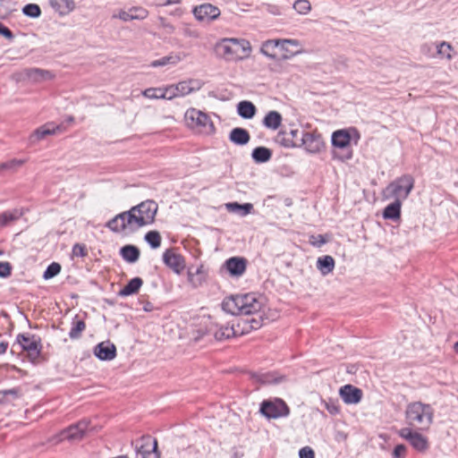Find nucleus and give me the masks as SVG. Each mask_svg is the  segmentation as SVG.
I'll list each match as a JSON object with an SVG mask.
<instances>
[{
    "label": "nucleus",
    "mask_w": 458,
    "mask_h": 458,
    "mask_svg": "<svg viewBox=\"0 0 458 458\" xmlns=\"http://www.w3.org/2000/svg\"><path fill=\"white\" fill-rule=\"evenodd\" d=\"M319 245L325 244L326 241L324 240V238L321 235H319Z\"/></svg>",
    "instance_id": "obj_61"
},
{
    "label": "nucleus",
    "mask_w": 458,
    "mask_h": 458,
    "mask_svg": "<svg viewBox=\"0 0 458 458\" xmlns=\"http://www.w3.org/2000/svg\"><path fill=\"white\" fill-rule=\"evenodd\" d=\"M454 349L456 352H458V342H456L454 345Z\"/></svg>",
    "instance_id": "obj_62"
},
{
    "label": "nucleus",
    "mask_w": 458,
    "mask_h": 458,
    "mask_svg": "<svg viewBox=\"0 0 458 458\" xmlns=\"http://www.w3.org/2000/svg\"><path fill=\"white\" fill-rule=\"evenodd\" d=\"M120 253L123 259L129 263H134L140 258V250L134 245L123 246Z\"/></svg>",
    "instance_id": "obj_33"
},
{
    "label": "nucleus",
    "mask_w": 458,
    "mask_h": 458,
    "mask_svg": "<svg viewBox=\"0 0 458 458\" xmlns=\"http://www.w3.org/2000/svg\"><path fill=\"white\" fill-rule=\"evenodd\" d=\"M299 456L300 458H315V454L310 447L305 446L300 449Z\"/></svg>",
    "instance_id": "obj_55"
},
{
    "label": "nucleus",
    "mask_w": 458,
    "mask_h": 458,
    "mask_svg": "<svg viewBox=\"0 0 458 458\" xmlns=\"http://www.w3.org/2000/svg\"><path fill=\"white\" fill-rule=\"evenodd\" d=\"M8 348V344L6 342L0 343V354H4L6 352Z\"/></svg>",
    "instance_id": "obj_58"
},
{
    "label": "nucleus",
    "mask_w": 458,
    "mask_h": 458,
    "mask_svg": "<svg viewBox=\"0 0 458 458\" xmlns=\"http://www.w3.org/2000/svg\"><path fill=\"white\" fill-rule=\"evenodd\" d=\"M157 210V203L147 199L128 211L116 215L106 223V227L114 233H134L141 227L152 225Z\"/></svg>",
    "instance_id": "obj_1"
},
{
    "label": "nucleus",
    "mask_w": 458,
    "mask_h": 458,
    "mask_svg": "<svg viewBox=\"0 0 458 458\" xmlns=\"http://www.w3.org/2000/svg\"><path fill=\"white\" fill-rule=\"evenodd\" d=\"M17 342L22 350L27 351L31 359L38 358L41 351L40 339L36 335H18Z\"/></svg>",
    "instance_id": "obj_9"
},
{
    "label": "nucleus",
    "mask_w": 458,
    "mask_h": 458,
    "mask_svg": "<svg viewBox=\"0 0 458 458\" xmlns=\"http://www.w3.org/2000/svg\"><path fill=\"white\" fill-rule=\"evenodd\" d=\"M56 130H58V126L51 127L50 124L41 126L33 131V133L30 137V141L31 143H35L44 139L47 135L54 134Z\"/></svg>",
    "instance_id": "obj_30"
},
{
    "label": "nucleus",
    "mask_w": 458,
    "mask_h": 458,
    "mask_svg": "<svg viewBox=\"0 0 458 458\" xmlns=\"http://www.w3.org/2000/svg\"><path fill=\"white\" fill-rule=\"evenodd\" d=\"M414 187V178L411 174H403L390 182L383 191L384 199L402 202L408 198Z\"/></svg>",
    "instance_id": "obj_5"
},
{
    "label": "nucleus",
    "mask_w": 458,
    "mask_h": 458,
    "mask_svg": "<svg viewBox=\"0 0 458 458\" xmlns=\"http://www.w3.org/2000/svg\"><path fill=\"white\" fill-rule=\"evenodd\" d=\"M181 0H166L165 1V4H178L180 3Z\"/></svg>",
    "instance_id": "obj_60"
},
{
    "label": "nucleus",
    "mask_w": 458,
    "mask_h": 458,
    "mask_svg": "<svg viewBox=\"0 0 458 458\" xmlns=\"http://www.w3.org/2000/svg\"><path fill=\"white\" fill-rule=\"evenodd\" d=\"M187 276L188 282L191 284V286L198 288L206 282L208 277V271L203 265H199L194 271L192 267L189 268Z\"/></svg>",
    "instance_id": "obj_21"
},
{
    "label": "nucleus",
    "mask_w": 458,
    "mask_h": 458,
    "mask_svg": "<svg viewBox=\"0 0 458 458\" xmlns=\"http://www.w3.org/2000/svg\"><path fill=\"white\" fill-rule=\"evenodd\" d=\"M193 14L199 21H210L219 17L220 10L211 4H203L193 9Z\"/></svg>",
    "instance_id": "obj_14"
},
{
    "label": "nucleus",
    "mask_w": 458,
    "mask_h": 458,
    "mask_svg": "<svg viewBox=\"0 0 458 458\" xmlns=\"http://www.w3.org/2000/svg\"><path fill=\"white\" fill-rule=\"evenodd\" d=\"M277 40V48L281 51H289V47H298L299 42L296 39H276Z\"/></svg>",
    "instance_id": "obj_48"
},
{
    "label": "nucleus",
    "mask_w": 458,
    "mask_h": 458,
    "mask_svg": "<svg viewBox=\"0 0 458 458\" xmlns=\"http://www.w3.org/2000/svg\"><path fill=\"white\" fill-rule=\"evenodd\" d=\"M145 241L151 248L157 249L161 245V236L157 231H149L145 234Z\"/></svg>",
    "instance_id": "obj_39"
},
{
    "label": "nucleus",
    "mask_w": 458,
    "mask_h": 458,
    "mask_svg": "<svg viewBox=\"0 0 458 458\" xmlns=\"http://www.w3.org/2000/svg\"><path fill=\"white\" fill-rule=\"evenodd\" d=\"M256 112L257 108L250 101L243 100L237 105V113L244 119H251L256 114Z\"/></svg>",
    "instance_id": "obj_27"
},
{
    "label": "nucleus",
    "mask_w": 458,
    "mask_h": 458,
    "mask_svg": "<svg viewBox=\"0 0 458 458\" xmlns=\"http://www.w3.org/2000/svg\"><path fill=\"white\" fill-rule=\"evenodd\" d=\"M215 51L225 61H237L248 57L251 52V47L246 39L225 38L216 44Z\"/></svg>",
    "instance_id": "obj_3"
},
{
    "label": "nucleus",
    "mask_w": 458,
    "mask_h": 458,
    "mask_svg": "<svg viewBox=\"0 0 458 458\" xmlns=\"http://www.w3.org/2000/svg\"><path fill=\"white\" fill-rule=\"evenodd\" d=\"M246 323L249 324V328L251 330H257L262 326L261 316L259 315V318H252L250 319L246 320Z\"/></svg>",
    "instance_id": "obj_52"
},
{
    "label": "nucleus",
    "mask_w": 458,
    "mask_h": 458,
    "mask_svg": "<svg viewBox=\"0 0 458 458\" xmlns=\"http://www.w3.org/2000/svg\"><path fill=\"white\" fill-rule=\"evenodd\" d=\"M406 446L404 445H397L393 451L394 458H403L406 454Z\"/></svg>",
    "instance_id": "obj_54"
},
{
    "label": "nucleus",
    "mask_w": 458,
    "mask_h": 458,
    "mask_svg": "<svg viewBox=\"0 0 458 458\" xmlns=\"http://www.w3.org/2000/svg\"><path fill=\"white\" fill-rule=\"evenodd\" d=\"M277 48V40L276 39H268L265 41L261 47L260 52L266 55L267 57L275 60L276 59V54L275 50Z\"/></svg>",
    "instance_id": "obj_36"
},
{
    "label": "nucleus",
    "mask_w": 458,
    "mask_h": 458,
    "mask_svg": "<svg viewBox=\"0 0 458 458\" xmlns=\"http://www.w3.org/2000/svg\"><path fill=\"white\" fill-rule=\"evenodd\" d=\"M0 35H3L4 38L10 40L13 38V32L2 23H0Z\"/></svg>",
    "instance_id": "obj_56"
},
{
    "label": "nucleus",
    "mask_w": 458,
    "mask_h": 458,
    "mask_svg": "<svg viewBox=\"0 0 458 458\" xmlns=\"http://www.w3.org/2000/svg\"><path fill=\"white\" fill-rule=\"evenodd\" d=\"M50 4L51 6L62 15L70 13L75 7L73 0H51Z\"/></svg>",
    "instance_id": "obj_32"
},
{
    "label": "nucleus",
    "mask_w": 458,
    "mask_h": 458,
    "mask_svg": "<svg viewBox=\"0 0 458 458\" xmlns=\"http://www.w3.org/2000/svg\"><path fill=\"white\" fill-rule=\"evenodd\" d=\"M339 394L347 404H356L360 402L362 391L352 385H345L339 390Z\"/></svg>",
    "instance_id": "obj_16"
},
{
    "label": "nucleus",
    "mask_w": 458,
    "mask_h": 458,
    "mask_svg": "<svg viewBox=\"0 0 458 458\" xmlns=\"http://www.w3.org/2000/svg\"><path fill=\"white\" fill-rule=\"evenodd\" d=\"M21 216L19 210L6 211L0 215V226H5L10 222L17 220Z\"/></svg>",
    "instance_id": "obj_38"
},
{
    "label": "nucleus",
    "mask_w": 458,
    "mask_h": 458,
    "mask_svg": "<svg viewBox=\"0 0 458 458\" xmlns=\"http://www.w3.org/2000/svg\"><path fill=\"white\" fill-rule=\"evenodd\" d=\"M22 77L23 79L28 80L32 83H41L53 80L55 75L49 70L40 68H29L23 71Z\"/></svg>",
    "instance_id": "obj_13"
},
{
    "label": "nucleus",
    "mask_w": 458,
    "mask_h": 458,
    "mask_svg": "<svg viewBox=\"0 0 458 458\" xmlns=\"http://www.w3.org/2000/svg\"><path fill=\"white\" fill-rule=\"evenodd\" d=\"M300 136L301 131L298 129L291 130L289 133L282 131L277 134L276 142L285 148H298Z\"/></svg>",
    "instance_id": "obj_18"
},
{
    "label": "nucleus",
    "mask_w": 458,
    "mask_h": 458,
    "mask_svg": "<svg viewBox=\"0 0 458 458\" xmlns=\"http://www.w3.org/2000/svg\"><path fill=\"white\" fill-rule=\"evenodd\" d=\"M143 310L148 312L153 310V304L148 301L146 302L143 306Z\"/></svg>",
    "instance_id": "obj_59"
},
{
    "label": "nucleus",
    "mask_w": 458,
    "mask_h": 458,
    "mask_svg": "<svg viewBox=\"0 0 458 458\" xmlns=\"http://www.w3.org/2000/svg\"><path fill=\"white\" fill-rule=\"evenodd\" d=\"M299 147H304L307 152L318 153L324 148V141L316 131H301Z\"/></svg>",
    "instance_id": "obj_8"
},
{
    "label": "nucleus",
    "mask_w": 458,
    "mask_h": 458,
    "mask_svg": "<svg viewBox=\"0 0 458 458\" xmlns=\"http://www.w3.org/2000/svg\"><path fill=\"white\" fill-rule=\"evenodd\" d=\"M24 163L22 159H12L10 161L0 164V171L9 170L14 171L18 167L21 166Z\"/></svg>",
    "instance_id": "obj_44"
},
{
    "label": "nucleus",
    "mask_w": 458,
    "mask_h": 458,
    "mask_svg": "<svg viewBox=\"0 0 458 458\" xmlns=\"http://www.w3.org/2000/svg\"><path fill=\"white\" fill-rule=\"evenodd\" d=\"M11 265L8 262H0V277H8L11 275Z\"/></svg>",
    "instance_id": "obj_53"
},
{
    "label": "nucleus",
    "mask_w": 458,
    "mask_h": 458,
    "mask_svg": "<svg viewBox=\"0 0 458 458\" xmlns=\"http://www.w3.org/2000/svg\"><path fill=\"white\" fill-rule=\"evenodd\" d=\"M351 136L346 130H338L332 134V145L335 148H344L349 146Z\"/></svg>",
    "instance_id": "obj_26"
},
{
    "label": "nucleus",
    "mask_w": 458,
    "mask_h": 458,
    "mask_svg": "<svg viewBox=\"0 0 458 458\" xmlns=\"http://www.w3.org/2000/svg\"><path fill=\"white\" fill-rule=\"evenodd\" d=\"M264 305L263 296L250 293L225 298L222 302V309L232 315H256Z\"/></svg>",
    "instance_id": "obj_2"
},
{
    "label": "nucleus",
    "mask_w": 458,
    "mask_h": 458,
    "mask_svg": "<svg viewBox=\"0 0 458 458\" xmlns=\"http://www.w3.org/2000/svg\"><path fill=\"white\" fill-rule=\"evenodd\" d=\"M293 9L300 14H307L311 10V4L308 0H296Z\"/></svg>",
    "instance_id": "obj_40"
},
{
    "label": "nucleus",
    "mask_w": 458,
    "mask_h": 458,
    "mask_svg": "<svg viewBox=\"0 0 458 458\" xmlns=\"http://www.w3.org/2000/svg\"><path fill=\"white\" fill-rule=\"evenodd\" d=\"M185 121L189 127L207 135L213 134L215 125L208 114L196 108H190L185 113Z\"/></svg>",
    "instance_id": "obj_6"
},
{
    "label": "nucleus",
    "mask_w": 458,
    "mask_h": 458,
    "mask_svg": "<svg viewBox=\"0 0 458 458\" xmlns=\"http://www.w3.org/2000/svg\"><path fill=\"white\" fill-rule=\"evenodd\" d=\"M402 202L394 200L393 203L387 205L383 211V217L385 219L397 220L401 216Z\"/></svg>",
    "instance_id": "obj_31"
},
{
    "label": "nucleus",
    "mask_w": 458,
    "mask_h": 458,
    "mask_svg": "<svg viewBox=\"0 0 458 458\" xmlns=\"http://www.w3.org/2000/svg\"><path fill=\"white\" fill-rule=\"evenodd\" d=\"M133 15V20H143L148 16V11L141 7L131 8Z\"/></svg>",
    "instance_id": "obj_50"
},
{
    "label": "nucleus",
    "mask_w": 458,
    "mask_h": 458,
    "mask_svg": "<svg viewBox=\"0 0 458 458\" xmlns=\"http://www.w3.org/2000/svg\"><path fill=\"white\" fill-rule=\"evenodd\" d=\"M260 412L272 419L285 417L289 414L290 410L287 404L282 399L263 401L260 405Z\"/></svg>",
    "instance_id": "obj_7"
},
{
    "label": "nucleus",
    "mask_w": 458,
    "mask_h": 458,
    "mask_svg": "<svg viewBox=\"0 0 458 458\" xmlns=\"http://www.w3.org/2000/svg\"><path fill=\"white\" fill-rule=\"evenodd\" d=\"M250 375L253 380L263 385H277L285 381V377L276 372H257Z\"/></svg>",
    "instance_id": "obj_20"
},
{
    "label": "nucleus",
    "mask_w": 458,
    "mask_h": 458,
    "mask_svg": "<svg viewBox=\"0 0 458 458\" xmlns=\"http://www.w3.org/2000/svg\"><path fill=\"white\" fill-rule=\"evenodd\" d=\"M72 257H85L87 255L86 246L81 243H76L72 247Z\"/></svg>",
    "instance_id": "obj_49"
},
{
    "label": "nucleus",
    "mask_w": 458,
    "mask_h": 458,
    "mask_svg": "<svg viewBox=\"0 0 458 458\" xmlns=\"http://www.w3.org/2000/svg\"><path fill=\"white\" fill-rule=\"evenodd\" d=\"M163 262L177 275H180L185 268L183 256L176 252L174 249H167L163 253Z\"/></svg>",
    "instance_id": "obj_11"
},
{
    "label": "nucleus",
    "mask_w": 458,
    "mask_h": 458,
    "mask_svg": "<svg viewBox=\"0 0 458 458\" xmlns=\"http://www.w3.org/2000/svg\"><path fill=\"white\" fill-rule=\"evenodd\" d=\"M234 334H235V332H234L233 327H225L220 328L219 330H217L215 333V337L217 340H223L225 338H229L231 335H233Z\"/></svg>",
    "instance_id": "obj_47"
},
{
    "label": "nucleus",
    "mask_w": 458,
    "mask_h": 458,
    "mask_svg": "<svg viewBox=\"0 0 458 458\" xmlns=\"http://www.w3.org/2000/svg\"><path fill=\"white\" fill-rule=\"evenodd\" d=\"M272 151L266 147H257L252 150L251 157L256 163H265L270 160Z\"/></svg>",
    "instance_id": "obj_34"
},
{
    "label": "nucleus",
    "mask_w": 458,
    "mask_h": 458,
    "mask_svg": "<svg viewBox=\"0 0 458 458\" xmlns=\"http://www.w3.org/2000/svg\"><path fill=\"white\" fill-rule=\"evenodd\" d=\"M114 18H118L123 21H132L133 20V15H132V12L131 10L130 9L129 11H123V10H121L118 14L116 15H114L113 16Z\"/></svg>",
    "instance_id": "obj_51"
},
{
    "label": "nucleus",
    "mask_w": 458,
    "mask_h": 458,
    "mask_svg": "<svg viewBox=\"0 0 458 458\" xmlns=\"http://www.w3.org/2000/svg\"><path fill=\"white\" fill-rule=\"evenodd\" d=\"M94 354L101 360H112L116 355V347L109 341L101 342L95 346Z\"/></svg>",
    "instance_id": "obj_17"
},
{
    "label": "nucleus",
    "mask_w": 458,
    "mask_h": 458,
    "mask_svg": "<svg viewBox=\"0 0 458 458\" xmlns=\"http://www.w3.org/2000/svg\"><path fill=\"white\" fill-rule=\"evenodd\" d=\"M452 51H453L452 46L445 41H443L442 43L437 45L438 55L443 57H445L447 60H451L453 58Z\"/></svg>",
    "instance_id": "obj_43"
},
{
    "label": "nucleus",
    "mask_w": 458,
    "mask_h": 458,
    "mask_svg": "<svg viewBox=\"0 0 458 458\" xmlns=\"http://www.w3.org/2000/svg\"><path fill=\"white\" fill-rule=\"evenodd\" d=\"M185 57L184 54L172 53L166 56H164L158 60H155L150 64L151 67H160L168 64L175 65L180 63Z\"/></svg>",
    "instance_id": "obj_24"
},
{
    "label": "nucleus",
    "mask_w": 458,
    "mask_h": 458,
    "mask_svg": "<svg viewBox=\"0 0 458 458\" xmlns=\"http://www.w3.org/2000/svg\"><path fill=\"white\" fill-rule=\"evenodd\" d=\"M142 95L149 99H164L161 88H148L142 91Z\"/></svg>",
    "instance_id": "obj_45"
},
{
    "label": "nucleus",
    "mask_w": 458,
    "mask_h": 458,
    "mask_svg": "<svg viewBox=\"0 0 458 458\" xmlns=\"http://www.w3.org/2000/svg\"><path fill=\"white\" fill-rule=\"evenodd\" d=\"M89 422L87 420H81L77 424L70 426L65 430L62 431L59 435V440L63 441L67 439L69 441L81 440L88 432Z\"/></svg>",
    "instance_id": "obj_10"
},
{
    "label": "nucleus",
    "mask_w": 458,
    "mask_h": 458,
    "mask_svg": "<svg viewBox=\"0 0 458 458\" xmlns=\"http://www.w3.org/2000/svg\"><path fill=\"white\" fill-rule=\"evenodd\" d=\"M175 86V91L179 97H183L200 88V83L195 80L181 81Z\"/></svg>",
    "instance_id": "obj_25"
},
{
    "label": "nucleus",
    "mask_w": 458,
    "mask_h": 458,
    "mask_svg": "<svg viewBox=\"0 0 458 458\" xmlns=\"http://www.w3.org/2000/svg\"><path fill=\"white\" fill-rule=\"evenodd\" d=\"M136 450L141 458H160V453L157 450V441L152 439L149 436L142 437V444L140 447H136Z\"/></svg>",
    "instance_id": "obj_15"
},
{
    "label": "nucleus",
    "mask_w": 458,
    "mask_h": 458,
    "mask_svg": "<svg viewBox=\"0 0 458 458\" xmlns=\"http://www.w3.org/2000/svg\"><path fill=\"white\" fill-rule=\"evenodd\" d=\"M226 208L230 212H237L244 216L251 212L253 205L250 203L239 204L237 202H231L226 204Z\"/></svg>",
    "instance_id": "obj_35"
},
{
    "label": "nucleus",
    "mask_w": 458,
    "mask_h": 458,
    "mask_svg": "<svg viewBox=\"0 0 458 458\" xmlns=\"http://www.w3.org/2000/svg\"><path fill=\"white\" fill-rule=\"evenodd\" d=\"M326 408L329 413L334 415L339 413L340 411L339 407L335 403H327Z\"/></svg>",
    "instance_id": "obj_57"
},
{
    "label": "nucleus",
    "mask_w": 458,
    "mask_h": 458,
    "mask_svg": "<svg viewBox=\"0 0 458 458\" xmlns=\"http://www.w3.org/2000/svg\"><path fill=\"white\" fill-rule=\"evenodd\" d=\"M86 328V324L82 319H78L77 317L73 319L72 323V328L69 332V336L71 339H79L81 336L82 332Z\"/></svg>",
    "instance_id": "obj_37"
},
{
    "label": "nucleus",
    "mask_w": 458,
    "mask_h": 458,
    "mask_svg": "<svg viewBox=\"0 0 458 458\" xmlns=\"http://www.w3.org/2000/svg\"><path fill=\"white\" fill-rule=\"evenodd\" d=\"M143 284V280L140 277H134L131 279L126 285H124L119 292V295L122 297L132 295L140 290Z\"/></svg>",
    "instance_id": "obj_28"
},
{
    "label": "nucleus",
    "mask_w": 458,
    "mask_h": 458,
    "mask_svg": "<svg viewBox=\"0 0 458 458\" xmlns=\"http://www.w3.org/2000/svg\"><path fill=\"white\" fill-rule=\"evenodd\" d=\"M282 123V115L277 111H269L263 119V125L271 130H277Z\"/></svg>",
    "instance_id": "obj_29"
},
{
    "label": "nucleus",
    "mask_w": 458,
    "mask_h": 458,
    "mask_svg": "<svg viewBox=\"0 0 458 458\" xmlns=\"http://www.w3.org/2000/svg\"><path fill=\"white\" fill-rule=\"evenodd\" d=\"M401 437L410 442L413 448L421 452L428 448V440L421 434L412 431L411 428H403L399 431Z\"/></svg>",
    "instance_id": "obj_12"
},
{
    "label": "nucleus",
    "mask_w": 458,
    "mask_h": 458,
    "mask_svg": "<svg viewBox=\"0 0 458 458\" xmlns=\"http://www.w3.org/2000/svg\"><path fill=\"white\" fill-rule=\"evenodd\" d=\"M162 95L160 97H164V99L172 100L175 98H179L178 93L175 91V86L170 85L165 88H161Z\"/></svg>",
    "instance_id": "obj_46"
},
{
    "label": "nucleus",
    "mask_w": 458,
    "mask_h": 458,
    "mask_svg": "<svg viewBox=\"0 0 458 458\" xmlns=\"http://www.w3.org/2000/svg\"><path fill=\"white\" fill-rule=\"evenodd\" d=\"M335 259L330 255L321 256L317 260V268L322 276H327L335 268Z\"/></svg>",
    "instance_id": "obj_23"
},
{
    "label": "nucleus",
    "mask_w": 458,
    "mask_h": 458,
    "mask_svg": "<svg viewBox=\"0 0 458 458\" xmlns=\"http://www.w3.org/2000/svg\"><path fill=\"white\" fill-rule=\"evenodd\" d=\"M23 13L26 16L31 18H38L41 14L40 7L36 4H28L22 9Z\"/></svg>",
    "instance_id": "obj_41"
},
{
    "label": "nucleus",
    "mask_w": 458,
    "mask_h": 458,
    "mask_svg": "<svg viewBox=\"0 0 458 458\" xmlns=\"http://www.w3.org/2000/svg\"><path fill=\"white\" fill-rule=\"evenodd\" d=\"M434 411L429 404L421 402L411 403L405 411V419L409 426L424 430L433 422Z\"/></svg>",
    "instance_id": "obj_4"
},
{
    "label": "nucleus",
    "mask_w": 458,
    "mask_h": 458,
    "mask_svg": "<svg viewBox=\"0 0 458 458\" xmlns=\"http://www.w3.org/2000/svg\"><path fill=\"white\" fill-rule=\"evenodd\" d=\"M116 458H128L126 455H120V456H117Z\"/></svg>",
    "instance_id": "obj_63"
},
{
    "label": "nucleus",
    "mask_w": 458,
    "mask_h": 458,
    "mask_svg": "<svg viewBox=\"0 0 458 458\" xmlns=\"http://www.w3.org/2000/svg\"><path fill=\"white\" fill-rule=\"evenodd\" d=\"M250 134L246 129L236 127L229 134V140L235 145H246L250 141Z\"/></svg>",
    "instance_id": "obj_22"
},
{
    "label": "nucleus",
    "mask_w": 458,
    "mask_h": 458,
    "mask_svg": "<svg viewBox=\"0 0 458 458\" xmlns=\"http://www.w3.org/2000/svg\"><path fill=\"white\" fill-rule=\"evenodd\" d=\"M225 267L232 276L239 277L246 270V259L240 257H233L225 262Z\"/></svg>",
    "instance_id": "obj_19"
},
{
    "label": "nucleus",
    "mask_w": 458,
    "mask_h": 458,
    "mask_svg": "<svg viewBox=\"0 0 458 458\" xmlns=\"http://www.w3.org/2000/svg\"><path fill=\"white\" fill-rule=\"evenodd\" d=\"M61 271V266L59 263L53 262L51 263L43 274V278L47 280L57 276Z\"/></svg>",
    "instance_id": "obj_42"
}]
</instances>
